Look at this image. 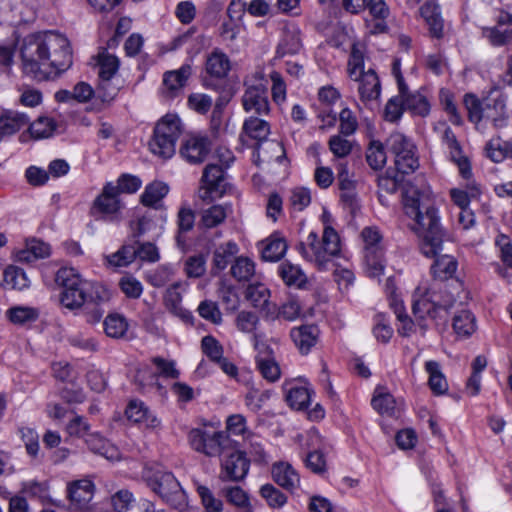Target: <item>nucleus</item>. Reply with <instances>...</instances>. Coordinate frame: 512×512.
I'll use <instances>...</instances> for the list:
<instances>
[{
	"instance_id": "obj_32",
	"label": "nucleus",
	"mask_w": 512,
	"mask_h": 512,
	"mask_svg": "<svg viewBox=\"0 0 512 512\" xmlns=\"http://www.w3.org/2000/svg\"><path fill=\"white\" fill-rule=\"evenodd\" d=\"M302 48L300 31L296 27H287L278 45L277 53L281 56L297 54Z\"/></svg>"
},
{
	"instance_id": "obj_20",
	"label": "nucleus",
	"mask_w": 512,
	"mask_h": 512,
	"mask_svg": "<svg viewBox=\"0 0 512 512\" xmlns=\"http://www.w3.org/2000/svg\"><path fill=\"white\" fill-rule=\"evenodd\" d=\"M184 290L181 282H175L170 285L164 294V305L166 309L174 316L180 318L186 323H190L193 319L192 314L187 309L183 308L182 303V291Z\"/></svg>"
},
{
	"instance_id": "obj_31",
	"label": "nucleus",
	"mask_w": 512,
	"mask_h": 512,
	"mask_svg": "<svg viewBox=\"0 0 512 512\" xmlns=\"http://www.w3.org/2000/svg\"><path fill=\"white\" fill-rule=\"evenodd\" d=\"M425 371L429 375L428 385L435 395H443L448 391L447 380L442 373L439 362L429 360L425 363Z\"/></svg>"
},
{
	"instance_id": "obj_28",
	"label": "nucleus",
	"mask_w": 512,
	"mask_h": 512,
	"mask_svg": "<svg viewBox=\"0 0 512 512\" xmlns=\"http://www.w3.org/2000/svg\"><path fill=\"white\" fill-rule=\"evenodd\" d=\"M29 118L19 112L7 111L0 116V141L5 136H10L22 127L28 125Z\"/></svg>"
},
{
	"instance_id": "obj_12",
	"label": "nucleus",
	"mask_w": 512,
	"mask_h": 512,
	"mask_svg": "<svg viewBox=\"0 0 512 512\" xmlns=\"http://www.w3.org/2000/svg\"><path fill=\"white\" fill-rule=\"evenodd\" d=\"M152 489L175 509L181 510L187 505L186 494L172 473L159 475L152 484Z\"/></svg>"
},
{
	"instance_id": "obj_64",
	"label": "nucleus",
	"mask_w": 512,
	"mask_h": 512,
	"mask_svg": "<svg viewBox=\"0 0 512 512\" xmlns=\"http://www.w3.org/2000/svg\"><path fill=\"white\" fill-rule=\"evenodd\" d=\"M236 327L243 333H253L259 323L258 316L251 311H241L236 317Z\"/></svg>"
},
{
	"instance_id": "obj_16",
	"label": "nucleus",
	"mask_w": 512,
	"mask_h": 512,
	"mask_svg": "<svg viewBox=\"0 0 512 512\" xmlns=\"http://www.w3.org/2000/svg\"><path fill=\"white\" fill-rule=\"evenodd\" d=\"M255 349L258 351L256 356L257 368L263 378L269 382H275L280 377V368L278 363L272 357V349L265 343L255 341Z\"/></svg>"
},
{
	"instance_id": "obj_56",
	"label": "nucleus",
	"mask_w": 512,
	"mask_h": 512,
	"mask_svg": "<svg viewBox=\"0 0 512 512\" xmlns=\"http://www.w3.org/2000/svg\"><path fill=\"white\" fill-rule=\"evenodd\" d=\"M405 109V98H402V94L399 93L388 100L384 109V118L389 122H396L401 118Z\"/></svg>"
},
{
	"instance_id": "obj_52",
	"label": "nucleus",
	"mask_w": 512,
	"mask_h": 512,
	"mask_svg": "<svg viewBox=\"0 0 512 512\" xmlns=\"http://www.w3.org/2000/svg\"><path fill=\"white\" fill-rule=\"evenodd\" d=\"M137 258L136 247L134 245H123L117 252L107 256V261L115 267H125L131 264Z\"/></svg>"
},
{
	"instance_id": "obj_25",
	"label": "nucleus",
	"mask_w": 512,
	"mask_h": 512,
	"mask_svg": "<svg viewBox=\"0 0 512 512\" xmlns=\"http://www.w3.org/2000/svg\"><path fill=\"white\" fill-rule=\"evenodd\" d=\"M238 251V245L233 241H228L218 245L213 251L211 268L212 274H218L231 264L233 260H235Z\"/></svg>"
},
{
	"instance_id": "obj_53",
	"label": "nucleus",
	"mask_w": 512,
	"mask_h": 512,
	"mask_svg": "<svg viewBox=\"0 0 512 512\" xmlns=\"http://www.w3.org/2000/svg\"><path fill=\"white\" fill-rule=\"evenodd\" d=\"M196 491L201 499V502L207 512H222L223 503L219 498H216L213 492L207 486L195 483Z\"/></svg>"
},
{
	"instance_id": "obj_47",
	"label": "nucleus",
	"mask_w": 512,
	"mask_h": 512,
	"mask_svg": "<svg viewBox=\"0 0 512 512\" xmlns=\"http://www.w3.org/2000/svg\"><path fill=\"white\" fill-rule=\"evenodd\" d=\"M3 281L6 287L22 290L29 285V280L23 269L9 266L4 270Z\"/></svg>"
},
{
	"instance_id": "obj_2",
	"label": "nucleus",
	"mask_w": 512,
	"mask_h": 512,
	"mask_svg": "<svg viewBox=\"0 0 512 512\" xmlns=\"http://www.w3.org/2000/svg\"><path fill=\"white\" fill-rule=\"evenodd\" d=\"M23 70L38 81L47 80L72 64L69 41L59 33L50 32L44 37L29 36L21 47Z\"/></svg>"
},
{
	"instance_id": "obj_19",
	"label": "nucleus",
	"mask_w": 512,
	"mask_h": 512,
	"mask_svg": "<svg viewBox=\"0 0 512 512\" xmlns=\"http://www.w3.org/2000/svg\"><path fill=\"white\" fill-rule=\"evenodd\" d=\"M94 485L90 480H78L68 487V496L72 508L81 512L89 511V503L93 498Z\"/></svg>"
},
{
	"instance_id": "obj_50",
	"label": "nucleus",
	"mask_w": 512,
	"mask_h": 512,
	"mask_svg": "<svg viewBox=\"0 0 512 512\" xmlns=\"http://www.w3.org/2000/svg\"><path fill=\"white\" fill-rule=\"evenodd\" d=\"M58 124L49 117H39L29 126V131L34 138H48L56 131Z\"/></svg>"
},
{
	"instance_id": "obj_63",
	"label": "nucleus",
	"mask_w": 512,
	"mask_h": 512,
	"mask_svg": "<svg viewBox=\"0 0 512 512\" xmlns=\"http://www.w3.org/2000/svg\"><path fill=\"white\" fill-rule=\"evenodd\" d=\"M270 397V390L259 391L258 389L251 388L245 396V404L250 410L257 412Z\"/></svg>"
},
{
	"instance_id": "obj_42",
	"label": "nucleus",
	"mask_w": 512,
	"mask_h": 512,
	"mask_svg": "<svg viewBox=\"0 0 512 512\" xmlns=\"http://www.w3.org/2000/svg\"><path fill=\"white\" fill-rule=\"evenodd\" d=\"M487 157L494 162H501L505 158H512V142L499 138L492 139L486 146Z\"/></svg>"
},
{
	"instance_id": "obj_41",
	"label": "nucleus",
	"mask_w": 512,
	"mask_h": 512,
	"mask_svg": "<svg viewBox=\"0 0 512 512\" xmlns=\"http://www.w3.org/2000/svg\"><path fill=\"white\" fill-rule=\"evenodd\" d=\"M230 272L239 282L249 281L255 274V264L250 258L240 256L235 258Z\"/></svg>"
},
{
	"instance_id": "obj_5",
	"label": "nucleus",
	"mask_w": 512,
	"mask_h": 512,
	"mask_svg": "<svg viewBox=\"0 0 512 512\" xmlns=\"http://www.w3.org/2000/svg\"><path fill=\"white\" fill-rule=\"evenodd\" d=\"M188 441L193 450L207 457L221 456L233 443L227 432L206 425L191 429Z\"/></svg>"
},
{
	"instance_id": "obj_22",
	"label": "nucleus",
	"mask_w": 512,
	"mask_h": 512,
	"mask_svg": "<svg viewBox=\"0 0 512 512\" xmlns=\"http://www.w3.org/2000/svg\"><path fill=\"white\" fill-rule=\"evenodd\" d=\"M353 80L359 82L358 91L360 99L366 105L379 99L381 94V84L373 69H369L362 75H359V78H353Z\"/></svg>"
},
{
	"instance_id": "obj_36",
	"label": "nucleus",
	"mask_w": 512,
	"mask_h": 512,
	"mask_svg": "<svg viewBox=\"0 0 512 512\" xmlns=\"http://www.w3.org/2000/svg\"><path fill=\"white\" fill-rule=\"evenodd\" d=\"M50 254V247L47 243L38 240L30 239L26 242V249L18 254L20 261L30 262L34 259L45 258Z\"/></svg>"
},
{
	"instance_id": "obj_49",
	"label": "nucleus",
	"mask_w": 512,
	"mask_h": 512,
	"mask_svg": "<svg viewBox=\"0 0 512 512\" xmlns=\"http://www.w3.org/2000/svg\"><path fill=\"white\" fill-rule=\"evenodd\" d=\"M310 398V390L306 387H291L287 389L286 401L293 409H305L310 402Z\"/></svg>"
},
{
	"instance_id": "obj_21",
	"label": "nucleus",
	"mask_w": 512,
	"mask_h": 512,
	"mask_svg": "<svg viewBox=\"0 0 512 512\" xmlns=\"http://www.w3.org/2000/svg\"><path fill=\"white\" fill-rule=\"evenodd\" d=\"M269 134V123L259 117L251 116L243 123L241 140L247 145H249L248 140H254L258 149L260 143L267 140Z\"/></svg>"
},
{
	"instance_id": "obj_51",
	"label": "nucleus",
	"mask_w": 512,
	"mask_h": 512,
	"mask_svg": "<svg viewBox=\"0 0 512 512\" xmlns=\"http://www.w3.org/2000/svg\"><path fill=\"white\" fill-rule=\"evenodd\" d=\"M366 160L369 166L374 170H380L387 161L384 146L379 141H372L367 149Z\"/></svg>"
},
{
	"instance_id": "obj_40",
	"label": "nucleus",
	"mask_w": 512,
	"mask_h": 512,
	"mask_svg": "<svg viewBox=\"0 0 512 512\" xmlns=\"http://www.w3.org/2000/svg\"><path fill=\"white\" fill-rule=\"evenodd\" d=\"M287 247V243L283 238L271 236L267 239V242L262 249V259L265 261L276 262L284 256Z\"/></svg>"
},
{
	"instance_id": "obj_59",
	"label": "nucleus",
	"mask_w": 512,
	"mask_h": 512,
	"mask_svg": "<svg viewBox=\"0 0 512 512\" xmlns=\"http://www.w3.org/2000/svg\"><path fill=\"white\" fill-rule=\"evenodd\" d=\"M197 311L202 318L213 324L218 325L222 323V313L218 304L212 300L200 302Z\"/></svg>"
},
{
	"instance_id": "obj_26",
	"label": "nucleus",
	"mask_w": 512,
	"mask_h": 512,
	"mask_svg": "<svg viewBox=\"0 0 512 512\" xmlns=\"http://www.w3.org/2000/svg\"><path fill=\"white\" fill-rule=\"evenodd\" d=\"M421 16L429 27V33L433 38L443 37V19L440 7L435 1H426L420 8Z\"/></svg>"
},
{
	"instance_id": "obj_15",
	"label": "nucleus",
	"mask_w": 512,
	"mask_h": 512,
	"mask_svg": "<svg viewBox=\"0 0 512 512\" xmlns=\"http://www.w3.org/2000/svg\"><path fill=\"white\" fill-rule=\"evenodd\" d=\"M118 196V189L112 183H107L102 193L94 200V208L102 214L110 216L112 221H119V211L122 205Z\"/></svg>"
},
{
	"instance_id": "obj_17",
	"label": "nucleus",
	"mask_w": 512,
	"mask_h": 512,
	"mask_svg": "<svg viewBox=\"0 0 512 512\" xmlns=\"http://www.w3.org/2000/svg\"><path fill=\"white\" fill-rule=\"evenodd\" d=\"M290 337L302 355H307L316 346L320 337V330L315 324H304L294 327Z\"/></svg>"
},
{
	"instance_id": "obj_30",
	"label": "nucleus",
	"mask_w": 512,
	"mask_h": 512,
	"mask_svg": "<svg viewBox=\"0 0 512 512\" xmlns=\"http://www.w3.org/2000/svg\"><path fill=\"white\" fill-rule=\"evenodd\" d=\"M86 444L89 449L95 453L99 454L107 460H119L120 452L116 446L111 444L109 441L105 440L98 434H89L86 438Z\"/></svg>"
},
{
	"instance_id": "obj_54",
	"label": "nucleus",
	"mask_w": 512,
	"mask_h": 512,
	"mask_svg": "<svg viewBox=\"0 0 512 512\" xmlns=\"http://www.w3.org/2000/svg\"><path fill=\"white\" fill-rule=\"evenodd\" d=\"M260 495L271 508H281L287 502V496L272 484H265L260 488Z\"/></svg>"
},
{
	"instance_id": "obj_45",
	"label": "nucleus",
	"mask_w": 512,
	"mask_h": 512,
	"mask_svg": "<svg viewBox=\"0 0 512 512\" xmlns=\"http://www.w3.org/2000/svg\"><path fill=\"white\" fill-rule=\"evenodd\" d=\"M452 326L456 334L468 337L475 331V318L471 312L461 310L454 316Z\"/></svg>"
},
{
	"instance_id": "obj_10",
	"label": "nucleus",
	"mask_w": 512,
	"mask_h": 512,
	"mask_svg": "<svg viewBox=\"0 0 512 512\" xmlns=\"http://www.w3.org/2000/svg\"><path fill=\"white\" fill-rule=\"evenodd\" d=\"M246 90L242 96V105L246 112L256 115H267L270 111L267 81L261 74H256L252 83L245 82Z\"/></svg>"
},
{
	"instance_id": "obj_61",
	"label": "nucleus",
	"mask_w": 512,
	"mask_h": 512,
	"mask_svg": "<svg viewBox=\"0 0 512 512\" xmlns=\"http://www.w3.org/2000/svg\"><path fill=\"white\" fill-rule=\"evenodd\" d=\"M20 434L22 441L25 444L27 454L36 458L40 450L38 433L32 428L22 427L20 429Z\"/></svg>"
},
{
	"instance_id": "obj_13",
	"label": "nucleus",
	"mask_w": 512,
	"mask_h": 512,
	"mask_svg": "<svg viewBox=\"0 0 512 512\" xmlns=\"http://www.w3.org/2000/svg\"><path fill=\"white\" fill-rule=\"evenodd\" d=\"M211 151V141L207 136L190 135L183 140L179 153L190 164H200L205 161Z\"/></svg>"
},
{
	"instance_id": "obj_9",
	"label": "nucleus",
	"mask_w": 512,
	"mask_h": 512,
	"mask_svg": "<svg viewBox=\"0 0 512 512\" xmlns=\"http://www.w3.org/2000/svg\"><path fill=\"white\" fill-rule=\"evenodd\" d=\"M109 299V290L102 284L92 282L60 294L61 304L70 310L81 308L86 301L107 302Z\"/></svg>"
},
{
	"instance_id": "obj_39",
	"label": "nucleus",
	"mask_w": 512,
	"mask_h": 512,
	"mask_svg": "<svg viewBox=\"0 0 512 512\" xmlns=\"http://www.w3.org/2000/svg\"><path fill=\"white\" fill-rule=\"evenodd\" d=\"M402 98H405L406 109L409 110L412 114L421 117H425L429 114L430 103L428 99L421 93H409V89L407 88V93L402 95Z\"/></svg>"
},
{
	"instance_id": "obj_55",
	"label": "nucleus",
	"mask_w": 512,
	"mask_h": 512,
	"mask_svg": "<svg viewBox=\"0 0 512 512\" xmlns=\"http://www.w3.org/2000/svg\"><path fill=\"white\" fill-rule=\"evenodd\" d=\"M226 217V209L222 205H213L202 212L201 223L206 228H213L221 224Z\"/></svg>"
},
{
	"instance_id": "obj_1",
	"label": "nucleus",
	"mask_w": 512,
	"mask_h": 512,
	"mask_svg": "<svg viewBox=\"0 0 512 512\" xmlns=\"http://www.w3.org/2000/svg\"><path fill=\"white\" fill-rule=\"evenodd\" d=\"M403 207L405 215L412 221L409 228L419 239L421 253L433 257L442 252L449 236L441 225L430 189L406 183L403 187Z\"/></svg>"
},
{
	"instance_id": "obj_11",
	"label": "nucleus",
	"mask_w": 512,
	"mask_h": 512,
	"mask_svg": "<svg viewBox=\"0 0 512 512\" xmlns=\"http://www.w3.org/2000/svg\"><path fill=\"white\" fill-rule=\"evenodd\" d=\"M219 478L222 481L239 482L245 479L249 472L250 460L246 452L232 447V445L221 456Z\"/></svg>"
},
{
	"instance_id": "obj_46",
	"label": "nucleus",
	"mask_w": 512,
	"mask_h": 512,
	"mask_svg": "<svg viewBox=\"0 0 512 512\" xmlns=\"http://www.w3.org/2000/svg\"><path fill=\"white\" fill-rule=\"evenodd\" d=\"M6 316L12 323L23 325L36 321L39 313L32 307L15 306L6 311Z\"/></svg>"
},
{
	"instance_id": "obj_58",
	"label": "nucleus",
	"mask_w": 512,
	"mask_h": 512,
	"mask_svg": "<svg viewBox=\"0 0 512 512\" xmlns=\"http://www.w3.org/2000/svg\"><path fill=\"white\" fill-rule=\"evenodd\" d=\"M201 349L203 354H205L214 363L223 357V346L212 335H206L202 338Z\"/></svg>"
},
{
	"instance_id": "obj_35",
	"label": "nucleus",
	"mask_w": 512,
	"mask_h": 512,
	"mask_svg": "<svg viewBox=\"0 0 512 512\" xmlns=\"http://www.w3.org/2000/svg\"><path fill=\"white\" fill-rule=\"evenodd\" d=\"M279 275L288 286L303 288L307 282V277L301 268L290 262H283L279 266Z\"/></svg>"
},
{
	"instance_id": "obj_4",
	"label": "nucleus",
	"mask_w": 512,
	"mask_h": 512,
	"mask_svg": "<svg viewBox=\"0 0 512 512\" xmlns=\"http://www.w3.org/2000/svg\"><path fill=\"white\" fill-rule=\"evenodd\" d=\"M296 249L304 259L321 267L339 255L340 238L334 228L326 226L321 240L317 233L310 232L304 241L297 244Z\"/></svg>"
},
{
	"instance_id": "obj_3",
	"label": "nucleus",
	"mask_w": 512,
	"mask_h": 512,
	"mask_svg": "<svg viewBox=\"0 0 512 512\" xmlns=\"http://www.w3.org/2000/svg\"><path fill=\"white\" fill-rule=\"evenodd\" d=\"M455 304V298L441 288L417 287L412 295V313L417 321L421 336H425L429 329L427 318H446L442 313L447 314Z\"/></svg>"
},
{
	"instance_id": "obj_38",
	"label": "nucleus",
	"mask_w": 512,
	"mask_h": 512,
	"mask_svg": "<svg viewBox=\"0 0 512 512\" xmlns=\"http://www.w3.org/2000/svg\"><path fill=\"white\" fill-rule=\"evenodd\" d=\"M168 191L169 187L167 184L160 181H154L146 186L141 195V203L144 206L154 207L167 195Z\"/></svg>"
},
{
	"instance_id": "obj_18",
	"label": "nucleus",
	"mask_w": 512,
	"mask_h": 512,
	"mask_svg": "<svg viewBox=\"0 0 512 512\" xmlns=\"http://www.w3.org/2000/svg\"><path fill=\"white\" fill-rule=\"evenodd\" d=\"M193 74L190 63L183 64L179 69L167 71L163 75V87L166 96L173 98L179 95Z\"/></svg>"
},
{
	"instance_id": "obj_24",
	"label": "nucleus",
	"mask_w": 512,
	"mask_h": 512,
	"mask_svg": "<svg viewBox=\"0 0 512 512\" xmlns=\"http://www.w3.org/2000/svg\"><path fill=\"white\" fill-rule=\"evenodd\" d=\"M125 414L128 420L142 424L146 428L155 429L160 425V420L141 401H130Z\"/></svg>"
},
{
	"instance_id": "obj_6",
	"label": "nucleus",
	"mask_w": 512,
	"mask_h": 512,
	"mask_svg": "<svg viewBox=\"0 0 512 512\" xmlns=\"http://www.w3.org/2000/svg\"><path fill=\"white\" fill-rule=\"evenodd\" d=\"M182 133L181 120L177 115L167 114L156 125L149 146L153 154L164 159L171 158L176 151V141Z\"/></svg>"
},
{
	"instance_id": "obj_48",
	"label": "nucleus",
	"mask_w": 512,
	"mask_h": 512,
	"mask_svg": "<svg viewBox=\"0 0 512 512\" xmlns=\"http://www.w3.org/2000/svg\"><path fill=\"white\" fill-rule=\"evenodd\" d=\"M127 329L128 323L120 314H109L104 320V330L108 337L121 338Z\"/></svg>"
},
{
	"instance_id": "obj_34",
	"label": "nucleus",
	"mask_w": 512,
	"mask_h": 512,
	"mask_svg": "<svg viewBox=\"0 0 512 512\" xmlns=\"http://www.w3.org/2000/svg\"><path fill=\"white\" fill-rule=\"evenodd\" d=\"M371 404L381 415L392 417L396 414L397 407L394 397L382 388L375 390Z\"/></svg>"
},
{
	"instance_id": "obj_43",
	"label": "nucleus",
	"mask_w": 512,
	"mask_h": 512,
	"mask_svg": "<svg viewBox=\"0 0 512 512\" xmlns=\"http://www.w3.org/2000/svg\"><path fill=\"white\" fill-rule=\"evenodd\" d=\"M245 297L256 308H266L269 304L270 291L262 283L250 284L245 292Z\"/></svg>"
},
{
	"instance_id": "obj_7",
	"label": "nucleus",
	"mask_w": 512,
	"mask_h": 512,
	"mask_svg": "<svg viewBox=\"0 0 512 512\" xmlns=\"http://www.w3.org/2000/svg\"><path fill=\"white\" fill-rule=\"evenodd\" d=\"M387 150L394 156L396 170L402 174L413 173L419 167L415 146L405 135L392 133L385 142Z\"/></svg>"
},
{
	"instance_id": "obj_60",
	"label": "nucleus",
	"mask_w": 512,
	"mask_h": 512,
	"mask_svg": "<svg viewBox=\"0 0 512 512\" xmlns=\"http://www.w3.org/2000/svg\"><path fill=\"white\" fill-rule=\"evenodd\" d=\"M226 500L237 507L246 508L249 506V497L247 493L239 486L224 487L221 490Z\"/></svg>"
},
{
	"instance_id": "obj_44",
	"label": "nucleus",
	"mask_w": 512,
	"mask_h": 512,
	"mask_svg": "<svg viewBox=\"0 0 512 512\" xmlns=\"http://www.w3.org/2000/svg\"><path fill=\"white\" fill-rule=\"evenodd\" d=\"M481 35L494 47L505 46L512 42V29L500 30L498 25L483 27Z\"/></svg>"
},
{
	"instance_id": "obj_8",
	"label": "nucleus",
	"mask_w": 512,
	"mask_h": 512,
	"mask_svg": "<svg viewBox=\"0 0 512 512\" xmlns=\"http://www.w3.org/2000/svg\"><path fill=\"white\" fill-rule=\"evenodd\" d=\"M98 86L96 92L102 101H111L118 93V87L111 83L119 69V60L106 50L97 56Z\"/></svg>"
},
{
	"instance_id": "obj_14",
	"label": "nucleus",
	"mask_w": 512,
	"mask_h": 512,
	"mask_svg": "<svg viewBox=\"0 0 512 512\" xmlns=\"http://www.w3.org/2000/svg\"><path fill=\"white\" fill-rule=\"evenodd\" d=\"M482 116L483 120L492 123L496 128L506 126L508 113L504 96L496 91L485 97Z\"/></svg>"
},
{
	"instance_id": "obj_37",
	"label": "nucleus",
	"mask_w": 512,
	"mask_h": 512,
	"mask_svg": "<svg viewBox=\"0 0 512 512\" xmlns=\"http://www.w3.org/2000/svg\"><path fill=\"white\" fill-rule=\"evenodd\" d=\"M202 182L224 194L226 193L227 184L224 177V170L221 166L216 164L207 165L203 171Z\"/></svg>"
},
{
	"instance_id": "obj_27",
	"label": "nucleus",
	"mask_w": 512,
	"mask_h": 512,
	"mask_svg": "<svg viewBox=\"0 0 512 512\" xmlns=\"http://www.w3.org/2000/svg\"><path fill=\"white\" fill-rule=\"evenodd\" d=\"M439 252L435 258L433 265L431 266V272L434 279L445 281L453 277L457 270V260L450 255H440Z\"/></svg>"
},
{
	"instance_id": "obj_57",
	"label": "nucleus",
	"mask_w": 512,
	"mask_h": 512,
	"mask_svg": "<svg viewBox=\"0 0 512 512\" xmlns=\"http://www.w3.org/2000/svg\"><path fill=\"white\" fill-rule=\"evenodd\" d=\"M364 55L357 44H353L348 60V74L351 79L364 73Z\"/></svg>"
},
{
	"instance_id": "obj_62",
	"label": "nucleus",
	"mask_w": 512,
	"mask_h": 512,
	"mask_svg": "<svg viewBox=\"0 0 512 512\" xmlns=\"http://www.w3.org/2000/svg\"><path fill=\"white\" fill-rule=\"evenodd\" d=\"M185 272L190 278L202 277L206 272V258L202 254L193 255L185 262Z\"/></svg>"
},
{
	"instance_id": "obj_33",
	"label": "nucleus",
	"mask_w": 512,
	"mask_h": 512,
	"mask_svg": "<svg viewBox=\"0 0 512 512\" xmlns=\"http://www.w3.org/2000/svg\"><path fill=\"white\" fill-rule=\"evenodd\" d=\"M55 282L62 288V291H71V289L90 283L83 280L80 274L71 267L60 268L56 273Z\"/></svg>"
},
{
	"instance_id": "obj_23",
	"label": "nucleus",
	"mask_w": 512,
	"mask_h": 512,
	"mask_svg": "<svg viewBox=\"0 0 512 512\" xmlns=\"http://www.w3.org/2000/svg\"><path fill=\"white\" fill-rule=\"evenodd\" d=\"M271 474L273 480L287 491H293L299 487L300 477L291 464L287 462L274 463Z\"/></svg>"
},
{
	"instance_id": "obj_29",
	"label": "nucleus",
	"mask_w": 512,
	"mask_h": 512,
	"mask_svg": "<svg viewBox=\"0 0 512 512\" xmlns=\"http://www.w3.org/2000/svg\"><path fill=\"white\" fill-rule=\"evenodd\" d=\"M230 60L222 51L215 49L206 60V72L214 78L223 79L230 71Z\"/></svg>"
}]
</instances>
